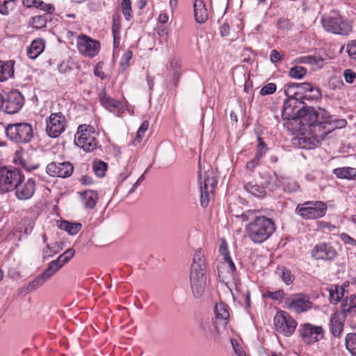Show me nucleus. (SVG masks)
I'll return each mask as SVG.
<instances>
[{
  "label": "nucleus",
  "instance_id": "17",
  "mask_svg": "<svg viewBox=\"0 0 356 356\" xmlns=\"http://www.w3.org/2000/svg\"><path fill=\"white\" fill-rule=\"evenodd\" d=\"M73 170V165L69 162H51L46 167L49 175L63 178L70 176Z\"/></svg>",
  "mask_w": 356,
  "mask_h": 356
},
{
  "label": "nucleus",
  "instance_id": "12",
  "mask_svg": "<svg viewBox=\"0 0 356 356\" xmlns=\"http://www.w3.org/2000/svg\"><path fill=\"white\" fill-rule=\"evenodd\" d=\"M299 334L307 344H312L319 341L324 337V330L321 326L311 323H305L298 329Z\"/></svg>",
  "mask_w": 356,
  "mask_h": 356
},
{
  "label": "nucleus",
  "instance_id": "62",
  "mask_svg": "<svg viewBox=\"0 0 356 356\" xmlns=\"http://www.w3.org/2000/svg\"><path fill=\"white\" fill-rule=\"evenodd\" d=\"M340 238L344 243H356V241L347 234L342 233L340 235Z\"/></svg>",
  "mask_w": 356,
  "mask_h": 356
},
{
  "label": "nucleus",
  "instance_id": "61",
  "mask_svg": "<svg viewBox=\"0 0 356 356\" xmlns=\"http://www.w3.org/2000/svg\"><path fill=\"white\" fill-rule=\"evenodd\" d=\"M259 160V158L254 156L253 159L246 163V168L250 170H253L256 166L258 165Z\"/></svg>",
  "mask_w": 356,
  "mask_h": 356
},
{
  "label": "nucleus",
  "instance_id": "14",
  "mask_svg": "<svg viewBox=\"0 0 356 356\" xmlns=\"http://www.w3.org/2000/svg\"><path fill=\"white\" fill-rule=\"evenodd\" d=\"M24 104V98L20 92L17 90L9 92L3 98V106L1 108L8 114L18 113Z\"/></svg>",
  "mask_w": 356,
  "mask_h": 356
},
{
  "label": "nucleus",
  "instance_id": "6",
  "mask_svg": "<svg viewBox=\"0 0 356 356\" xmlns=\"http://www.w3.org/2000/svg\"><path fill=\"white\" fill-rule=\"evenodd\" d=\"M321 22L326 31L334 34L348 35L352 31L348 20L339 15L323 17Z\"/></svg>",
  "mask_w": 356,
  "mask_h": 356
},
{
  "label": "nucleus",
  "instance_id": "29",
  "mask_svg": "<svg viewBox=\"0 0 356 356\" xmlns=\"http://www.w3.org/2000/svg\"><path fill=\"white\" fill-rule=\"evenodd\" d=\"M44 49L42 40H35L27 47V56L31 59H35Z\"/></svg>",
  "mask_w": 356,
  "mask_h": 356
},
{
  "label": "nucleus",
  "instance_id": "52",
  "mask_svg": "<svg viewBox=\"0 0 356 356\" xmlns=\"http://www.w3.org/2000/svg\"><path fill=\"white\" fill-rule=\"evenodd\" d=\"M292 24L289 19L286 18H280L277 20V26L279 29L283 30H288L291 29Z\"/></svg>",
  "mask_w": 356,
  "mask_h": 356
},
{
  "label": "nucleus",
  "instance_id": "37",
  "mask_svg": "<svg viewBox=\"0 0 356 356\" xmlns=\"http://www.w3.org/2000/svg\"><path fill=\"white\" fill-rule=\"evenodd\" d=\"M92 169L97 177H103L107 170V163L100 160H95L92 163Z\"/></svg>",
  "mask_w": 356,
  "mask_h": 356
},
{
  "label": "nucleus",
  "instance_id": "57",
  "mask_svg": "<svg viewBox=\"0 0 356 356\" xmlns=\"http://www.w3.org/2000/svg\"><path fill=\"white\" fill-rule=\"evenodd\" d=\"M40 0H22L23 5L29 8H34L37 9V6Z\"/></svg>",
  "mask_w": 356,
  "mask_h": 356
},
{
  "label": "nucleus",
  "instance_id": "46",
  "mask_svg": "<svg viewBox=\"0 0 356 356\" xmlns=\"http://www.w3.org/2000/svg\"><path fill=\"white\" fill-rule=\"evenodd\" d=\"M149 127V122L147 120H145L142 122L140 124L138 131L136 137L134 140V143H140L142 140V138L144 136L145 133L147 131Z\"/></svg>",
  "mask_w": 356,
  "mask_h": 356
},
{
  "label": "nucleus",
  "instance_id": "23",
  "mask_svg": "<svg viewBox=\"0 0 356 356\" xmlns=\"http://www.w3.org/2000/svg\"><path fill=\"white\" fill-rule=\"evenodd\" d=\"M193 12L195 19L199 24L205 23L209 19V11L204 0H194Z\"/></svg>",
  "mask_w": 356,
  "mask_h": 356
},
{
  "label": "nucleus",
  "instance_id": "35",
  "mask_svg": "<svg viewBox=\"0 0 356 356\" xmlns=\"http://www.w3.org/2000/svg\"><path fill=\"white\" fill-rule=\"evenodd\" d=\"M345 346L351 355L356 356V332L349 333L346 336Z\"/></svg>",
  "mask_w": 356,
  "mask_h": 356
},
{
  "label": "nucleus",
  "instance_id": "55",
  "mask_svg": "<svg viewBox=\"0 0 356 356\" xmlns=\"http://www.w3.org/2000/svg\"><path fill=\"white\" fill-rule=\"evenodd\" d=\"M120 26L118 23H116L115 22H113L112 26V33L113 39L115 40H120Z\"/></svg>",
  "mask_w": 356,
  "mask_h": 356
},
{
  "label": "nucleus",
  "instance_id": "36",
  "mask_svg": "<svg viewBox=\"0 0 356 356\" xmlns=\"http://www.w3.org/2000/svg\"><path fill=\"white\" fill-rule=\"evenodd\" d=\"M17 0H0V13L8 15L16 6Z\"/></svg>",
  "mask_w": 356,
  "mask_h": 356
},
{
  "label": "nucleus",
  "instance_id": "5",
  "mask_svg": "<svg viewBox=\"0 0 356 356\" xmlns=\"http://www.w3.org/2000/svg\"><path fill=\"white\" fill-rule=\"evenodd\" d=\"M74 143L85 152L94 151L97 146L94 127L87 124L80 125L75 135Z\"/></svg>",
  "mask_w": 356,
  "mask_h": 356
},
{
  "label": "nucleus",
  "instance_id": "41",
  "mask_svg": "<svg viewBox=\"0 0 356 356\" xmlns=\"http://www.w3.org/2000/svg\"><path fill=\"white\" fill-rule=\"evenodd\" d=\"M122 12L124 19L130 21L132 18L131 1V0H122L121 3Z\"/></svg>",
  "mask_w": 356,
  "mask_h": 356
},
{
  "label": "nucleus",
  "instance_id": "24",
  "mask_svg": "<svg viewBox=\"0 0 356 356\" xmlns=\"http://www.w3.org/2000/svg\"><path fill=\"white\" fill-rule=\"evenodd\" d=\"M336 254L332 246H314L312 250V255L316 259H332Z\"/></svg>",
  "mask_w": 356,
  "mask_h": 356
},
{
  "label": "nucleus",
  "instance_id": "30",
  "mask_svg": "<svg viewBox=\"0 0 356 356\" xmlns=\"http://www.w3.org/2000/svg\"><path fill=\"white\" fill-rule=\"evenodd\" d=\"M84 207L87 209H92L95 207L97 200V193L93 191H85L81 193Z\"/></svg>",
  "mask_w": 356,
  "mask_h": 356
},
{
  "label": "nucleus",
  "instance_id": "32",
  "mask_svg": "<svg viewBox=\"0 0 356 356\" xmlns=\"http://www.w3.org/2000/svg\"><path fill=\"white\" fill-rule=\"evenodd\" d=\"M355 309L356 296L352 295L342 301L340 312L344 314L345 316L348 313L355 312Z\"/></svg>",
  "mask_w": 356,
  "mask_h": 356
},
{
  "label": "nucleus",
  "instance_id": "31",
  "mask_svg": "<svg viewBox=\"0 0 356 356\" xmlns=\"http://www.w3.org/2000/svg\"><path fill=\"white\" fill-rule=\"evenodd\" d=\"M244 189L257 197H264L266 195V190L264 187L260 186L253 182H248L244 184Z\"/></svg>",
  "mask_w": 356,
  "mask_h": 356
},
{
  "label": "nucleus",
  "instance_id": "39",
  "mask_svg": "<svg viewBox=\"0 0 356 356\" xmlns=\"http://www.w3.org/2000/svg\"><path fill=\"white\" fill-rule=\"evenodd\" d=\"M321 92L318 88L313 86L311 90L306 94H303L302 95H300V98L301 100H317L321 99Z\"/></svg>",
  "mask_w": 356,
  "mask_h": 356
},
{
  "label": "nucleus",
  "instance_id": "56",
  "mask_svg": "<svg viewBox=\"0 0 356 356\" xmlns=\"http://www.w3.org/2000/svg\"><path fill=\"white\" fill-rule=\"evenodd\" d=\"M219 252L223 257V259L225 261L231 259V256L228 250L227 246H220Z\"/></svg>",
  "mask_w": 356,
  "mask_h": 356
},
{
  "label": "nucleus",
  "instance_id": "18",
  "mask_svg": "<svg viewBox=\"0 0 356 356\" xmlns=\"http://www.w3.org/2000/svg\"><path fill=\"white\" fill-rule=\"evenodd\" d=\"M288 309L296 313L306 312L312 307V302L307 296L303 294H296L286 301Z\"/></svg>",
  "mask_w": 356,
  "mask_h": 356
},
{
  "label": "nucleus",
  "instance_id": "53",
  "mask_svg": "<svg viewBox=\"0 0 356 356\" xmlns=\"http://www.w3.org/2000/svg\"><path fill=\"white\" fill-rule=\"evenodd\" d=\"M347 52L350 57L356 59V40L352 41L347 45Z\"/></svg>",
  "mask_w": 356,
  "mask_h": 356
},
{
  "label": "nucleus",
  "instance_id": "49",
  "mask_svg": "<svg viewBox=\"0 0 356 356\" xmlns=\"http://www.w3.org/2000/svg\"><path fill=\"white\" fill-rule=\"evenodd\" d=\"M283 296H284L283 290H278L275 292L267 291L266 293H264V296L266 298H269L274 300H279L282 299Z\"/></svg>",
  "mask_w": 356,
  "mask_h": 356
},
{
  "label": "nucleus",
  "instance_id": "19",
  "mask_svg": "<svg viewBox=\"0 0 356 356\" xmlns=\"http://www.w3.org/2000/svg\"><path fill=\"white\" fill-rule=\"evenodd\" d=\"M99 100L102 105L106 109L118 115L122 113L126 109L127 106L125 103L108 96L105 90L99 94Z\"/></svg>",
  "mask_w": 356,
  "mask_h": 356
},
{
  "label": "nucleus",
  "instance_id": "28",
  "mask_svg": "<svg viewBox=\"0 0 356 356\" xmlns=\"http://www.w3.org/2000/svg\"><path fill=\"white\" fill-rule=\"evenodd\" d=\"M332 173L339 179L353 180L356 177V168L351 167L337 168L333 170Z\"/></svg>",
  "mask_w": 356,
  "mask_h": 356
},
{
  "label": "nucleus",
  "instance_id": "25",
  "mask_svg": "<svg viewBox=\"0 0 356 356\" xmlns=\"http://www.w3.org/2000/svg\"><path fill=\"white\" fill-rule=\"evenodd\" d=\"M56 225L60 229L65 231L70 235L76 234L82 228V224L80 222L64 220H57Z\"/></svg>",
  "mask_w": 356,
  "mask_h": 356
},
{
  "label": "nucleus",
  "instance_id": "21",
  "mask_svg": "<svg viewBox=\"0 0 356 356\" xmlns=\"http://www.w3.org/2000/svg\"><path fill=\"white\" fill-rule=\"evenodd\" d=\"M270 182L273 183L274 186L270 187V189L273 191L276 188H282L283 191L288 193H294L296 192L299 186L298 183L290 178L285 177H277L270 178Z\"/></svg>",
  "mask_w": 356,
  "mask_h": 356
},
{
  "label": "nucleus",
  "instance_id": "44",
  "mask_svg": "<svg viewBox=\"0 0 356 356\" xmlns=\"http://www.w3.org/2000/svg\"><path fill=\"white\" fill-rule=\"evenodd\" d=\"M298 62L301 63H307L311 65H320L323 62V59L313 56H302L298 58Z\"/></svg>",
  "mask_w": 356,
  "mask_h": 356
},
{
  "label": "nucleus",
  "instance_id": "15",
  "mask_svg": "<svg viewBox=\"0 0 356 356\" xmlns=\"http://www.w3.org/2000/svg\"><path fill=\"white\" fill-rule=\"evenodd\" d=\"M63 266L55 259L51 261L47 268L37 276L29 285L31 291L36 290L49 280Z\"/></svg>",
  "mask_w": 356,
  "mask_h": 356
},
{
  "label": "nucleus",
  "instance_id": "50",
  "mask_svg": "<svg viewBox=\"0 0 356 356\" xmlns=\"http://www.w3.org/2000/svg\"><path fill=\"white\" fill-rule=\"evenodd\" d=\"M60 246H45V248L43 250V257L44 258H49L58 252Z\"/></svg>",
  "mask_w": 356,
  "mask_h": 356
},
{
  "label": "nucleus",
  "instance_id": "59",
  "mask_svg": "<svg viewBox=\"0 0 356 356\" xmlns=\"http://www.w3.org/2000/svg\"><path fill=\"white\" fill-rule=\"evenodd\" d=\"M170 69L173 71V73L177 72L180 73V62L178 60L172 59L170 62Z\"/></svg>",
  "mask_w": 356,
  "mask_h": 356
},
{
  "label": "nucleus",
  "instance_id": "11",
  "mask_svg": "<svg viewBox=\"0 0 356 356\" xmlns=\"http://www.w3.org/2000/svg\"><path fill=\"white\" fill-rule=\"evenodd\" d=\"M66 126L65 117L61 113H53L46 119V133L51 138L58 137Z\"/></svg>",
  "mask_w": 356,
  "mask_h": 356
},
{
  "label": "nucleus",
  "instance_id": "26",
  "mask_svg": "<svg viewBox=\"0 0 356 356\" xmlns=\"http://www.w3.org/2000/svg\"><path fill=\"white\" fill-rule=\"evenodd\" d=\"M215 314L217 321H220L222 325H227L229 318V307L223 303L219 302L216 305Z\"/></svg>",
  "mask_w": 356,
  "mask_h": 356
},
{
  "label": "nucleus",
  "instance_id": "1",
  "mask_svg": "<svg viewBox=\"0 0 356 356\" xmlns=\"http://www.w3.org/2000/svg\"><path fill=\"white\" fill-rule=\"evenodd\" d=\"M298 104L294 99H287L284 102L282 108V118L284 119H300V123L302 125H308L309 127H318L322 129V135H326L330 131L325 129V124L330 123V116L329 113L323 108L313 107H305L296 110Z\"/></svg>",
  "mask_w": 356,
  "mask_h": 356
},
{
  "label": "nucleus",
  "instance_id": "34",
  "mask_svg": "<svg viewBox=\"0 0 356 356\" xmlns=\"http://www.w3.org/2000/svg\"><path fill=\"white\" fill-rule=\"evenodd\" d=\"M330 300L332 304H337L343 296L344 289L341 286L335 285L329 289Z\"/></svg>",
  "mask_w": 356,
  "mask_h": 356
},
{
  "label": "nucleus",
  "instance_id": "7",
  "mask_svg": "<svg viewBox=\"0 0 356 356\" xmlns=\"http://www.w3.org/2000/svg\"><path fill=\"white\" fill-rule=\"evenodd\" d=\"M296 211L305 219H316L325 216L327 206L321 201H309L298 204Z\"/></svg>",
  "mask_w": 356,
  "mask_h": 356
},
{
  "label": "nucleus",
  "instance_id": "16",
  "mask_svg": "<svg viewBox=\"0 0 356 356\" xmlns=\"http://www.w3.org/2000/svg\"><path fill=\"white\" fill-rule=\"evenodd\" d=\"M312 84L307 82L297 83H288L284 86V92L289 97L288 99H294L296 104H301L303 102L301 101L300 95L306 94L312 88Z\"/></svg>",
  "mask_w": 356,
  "mask_h": 356
},
{
  "label": "nucleus",
  "instance_id": "64",
  "mask_svg": "<svg viewBox=\"0 0 356 356\" xmlns=\"http://www.w3.org/2000/svg\"><path fill=\"white\" fill-rule=\"evenodd\" d=\"M146 79H147V82L149 88L150 90H152L153 89V87L154 85V79L153 76H151L150 75H149L147 74Z\"/></svg>",
  "mask_w": 356,
  "mask_h": 356
},
{
  "label": "nucleus",
  "instance_id": "13",
  "mask_svg": "<svg viewBox=\"0 0 356 356\" xmlns=\"http://www.w3.org/2000/svg\"><path fill=\"white\" fill-rule=\"evenodd\" d=\"M76 47L81 54L93 58L99 51L100 43L86 35L81 34L77 38Z\"/></svg>",
  "mask_w": 356,
  "mask_h": 356
},
{
  "label": "nucleus",
  "instance_id": "4",
  "mask_svg": "<svg viewBox=\"0 0 356 356\" xmlns=\"http://www.w3.org/2000/svg\"><path fill=\"white\" fill-rule=\"evenodd\" d=\"M6 137L13 143L26 144L31 142L33 137L32 126L27 122H16L8 124L5 127Z\"/></svg>",
  "mask_w": 356,
  "mask_h": 356
},
{
  "label": "nucleus",
  "instance_id": "58",
  "mask_svg": "<svg viewBox=\"0 0 356 356\" xmlns=\"http://www.w3.org/2000/svg\"><path fill=\"white\" fill-rule=\"evenodd\" d=\"M8 276L13 280H17L20 277L19 272L14 268H9Z\"/></svg>",
  "mask_w": 356,
  "mask_h": 356
},
{
  "label": "nucleus",
  "instance_id": "40",
  "mask_svg": "<svg viewBox=\"0 0 356 356\" xmlns=\"http://www.w3.org/2000/svg\"><path fill=\"white\" fill-rule=\"evenodd\" d=\"M49 18V17L47 14L33 17L32 18L33 27L36 29H40L45 27Z\"/></svg>",
  "mask_w": 356,
  "mask_h": 356
},
{
  "label": "nucleus",
  "instance_id": "20",
  "mask_svg": "<svg viewBox=\"0 0 356 356\" xmlns=\"http://www.w3.org/2000/svg\"><path fill=\"white\" fill-rule=\"evenodd\" d=\"M15 195L17 199L26 200L30 199L35 191V182L33 178L28 179L26 181L22 180L15 187Z\"/></svg>",
  "mask_w": 356,
  "mask_h": 356
},
{
  "label": "nucleus",
  "instance_id": "3",
  "mask_svg": "<svg viewBox=\"0 0 356 356\" xmlns=\"http://www.w3.org/2000/svg\"><path fill=\"white\" fill-rule=\"evenodd\" d=\"M198 184L200 191V204L202 207L208 206L210 197L217 184L216 172L209 168L203 173L200 170L198 173Z\"/></svg>",
  "mask_w": 356,
  "mask_h": 356
},
{
  "label": "nucleus",
  "instance_id": "38",
  "mask_svg": "<svg viewBox=\"0 0 356 356\" xmlns=\"http://www.w3.org/2000/svg\"><path fill=\"white\" fill-rule=\"evenodd\" d=\"M307 74V69L304 67L296 65L290 68L289 75L295 79H301Z\"/></svg>",
  "mask_w": 356,
  "mask_h": 356
},
{
  "label": "nucleus",
  "instance_id": "45",
  "mask_svg": "<svg viewBox=\"0 0 356 356\" xmlns=\"http://www.w3.org/2000/svg\"><path fill=\"white\" fill-rule=\"evenodd\" d=\"M133 56V52L130 50L127 51L122 56L120 65L122 72L125 71L129 66V61Z\"/></svg>",
  "mask_w": 356,
  "mask_h": 356
},
{
  "label": "nucleus",
  "instance_id": "2",
  "mask_svg": "<svg viewBox=\"0 0 356 356\" xmlns=\"http://www.w3.org/2000/svg\"><path fill=\"white\" fill-rule=\"evenodd\" d=\"M257 210H248L241 214L243 221H250L246 226L248 236L252 242L261 243L275 232L273 221L264 216L258 215Z\"/></svg>",
  "mask_w": 356,
  "mask_h": 356
},
{
  "label": "nucleus",
  "instance_id": "22",
  "mask_svg": "<svg viewBox=\"0 0 356 356\" xmlns=\"http://www.w3.org/2000/svg\"><path fill=\"white\" fill-rule=\"evenodd\" d=\"M346 316L344 314L337 312L334 313L330 318V331L334 337H340L343 330V325Z\"/></svg>",
  "mask_w": 356,
  "mask_h": 356
},
{
  "label": "nucleus",
  "instance_id": "10",
  "mask_svg": "<svg viewBox=\"0 0 356 356\" xmlns=\"http://www.w3.org/2000/svg\"><path fill=\"white\" fill-rule=\"evenodd\" d=\"M190 282L193 295L197 298L200 297L204 291L207 284L205 268H200V266L191 264Z\"/></svg>",
  "mask_w": 356,
  "mask_h": 356
},
{
  "label": "nucleus",
  "instance_id": "54",
  "mask_svg": "<svg viewBox=\"0 0 356 356\" xmlns=\"http://www.w3.org/2000/svg\"><path fill=\"white\" fill-rule=\"evenodd\" d=\"M270 59L273 63H276L282 59V56L277 50L273 49L270 51Z\"/></svg>",
  "mask_w": 356,
  "mask_h": 356
},
{
  "label": "nucleus",
  "instance_id": "51",
  "mask_svg": "<svg viewBox=\"0 0 356 356\" xmlns=\"http://www.w3.org/2000/svg\"><path fill=\"white\" fill-rule=\"evenodd\" d=\"M343 76L347 83H353L356 79V73L352 70L346 69L343 72Z\"/></svg>",
  "mask_w": 356,
  "mask_h": 356
},
{
  "label": "nucleus",
  "instance_id": "8",
  "mask_svg": "<svg viewBox=\"0 0 356 356\" xmlns=\"http://www.w3.org/2000/svg\"><path fill=\"white\" fill-rule=\"evenodd\" d=\"M24 178L21 171L16 168H1L0 188L3 192L13 191Z\"/></svg>",
  "mask_w": 356,
  "mask_h": 356
},
{
  "label": "nucleus",
  "instance_id": "63",
  "mask_svg": "<svg viewBox=\"0 0 356 356\" xmlns=\"http://www.w3.org/2000/svg\"><path fill=\"white\" fill-rule=\"evenodd\" d=\"M229 33V26L227 24H223L220 26V34L222 36H227Z\"/></svg>",
  "mask_w": 356,
  "mask_h": 356
},
{
  "label": "nucleus",
  "instance_id": "43",
  "mask_svg": "<svg viewBox=\"0 0 356 356\" xmlns=\"http://www.w3.org/2000/svg\"><path fill=\"white\" fill-rule=\"evenodd\" d=\"M74 254V250L72 248H69L61 254L56 260L63 266L67 263L70 259L72 258Z\"/></svg>",
  "mask_w": 356,
  "mask_h": 356
},
{
  "label": "nucleus",
  "instance_id": "47",
  "mask_svg": "<svg viewBox=\"0 0 356 356\" xmlns=\"http://www.w3.org/2000/svg\"><path fill=\"white\" fill-rule=\"evenodd\" d=\"M37 9L46 13V14H52L55 11V7L53 4L46 3L42 0H40Z\"/></svg>",
  "mask_w": 356,
  "mask_h": 356
},
{
  "label": "nucleus",
  "instance_id": "60",
  "mask_svg": "<svg viewBox=\"0 0 356 356\" xmlns=\"http://www.w3.org/2000/svg\"><path fill=\"white\" fill-rule=\"evenodd\" d=\"M94 74L99 77L101 79H105L104 72L102 70V67L99 64H97L94 69Z\"/></svg>",
  "mask_w": 356,
  "mask_h": 356
},
{
  "label": "nucleus",
  "instance_id": "9",
  "mask_svg": "<svg viewBox=\"0 0 356 356\" xmlns=\"http://www.w3.org/2000/svg\"><path fill=\"white\" fill-rule=\"evenodd\" d=\"M275 330L284 337L292 335L297 327L296 321L286 312L279 311L274 316Z\"/></svg>",
  "mask_w": 356,
  "mask_h": 356
},
{
  "label": "nucleus",
  "instance_id": "33",
  "mask_svg": "<svg viewBox=\"0 0 356 356\" xmlns=\"http://www.w3.org/2000/svg\"><path fill=\"white\" fill-rule=\"evenodd\" d=\"M275 273L282 278L286 284H291L294 280V276L291 271L284 266L277 267Z\"/></svg>",
  "mask_w": 356,
  "mask_h": 356
},
{
  "label": "nucleus",
  "instance_id": "42",
  "mask_svg": "<svg viewBox=\"0 0 356 356\" xmlns=\"http://www.w3.org/2000/svg\"><path fill=\"white\" fill-rule=\"evenodd\" d=\"M192 264L200 266V268H205L204 254L201 248H199L195 250Z\"/></svg>",
  "mask_w": 356,
  "mask_h": 356
},
{
  "label": "nucleus",
  "instance_id": "48",
  "mask_svg": "<svg viewBox=\"0 0 356 356\" xmlns=\"http://www.w3.org/2000/svg\"><path fill=\"white\" fill-rule=\"evenodd\" d=\"M276 90V85L273 83H269L265 85L260 90V95H268L274 93Z\"/></svg>",
  "mask_w": 356,
  "mask_h": 356
},
{
  "label": "nucleus",
  "instance_id": "27",
  "mask_svg": "<svg viewBox=\"0 0 356 356\" xmlns=\"http://www.w3.org/2000/svg\"><path fill=\"white\" fill-rule=\"evenodd\" d=\"M14 75V61L0 60V81H4Z\"/></svg>",
  "mask_w": 356,
  "mask_h": 356
}]
</instances>
